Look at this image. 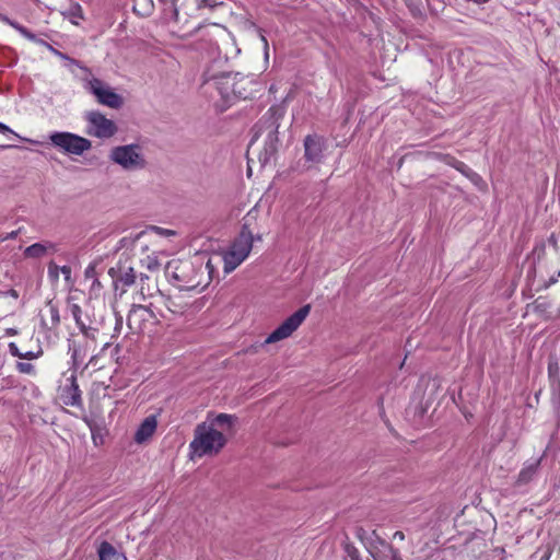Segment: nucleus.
I'll list each match as a JSON object with an SVG mask.
<instances>
[{
  "instance_id": "nucleus-1",
  "label": "nucleus",
  "mask_w": 560,
  "mask_h": 560,
  "mask_svg": "<svg viewBox=\"0 0 560 560\" xmlns=\"http://www.w3.org/2000/svg\"><path fill=\"white\" fill-rule=\"evenodd\" d=\"M285 101L283 100L281 103L270 106L252 128L253 137L248 144L247 155L258 138L265 135L264 147L258 153V161L261 167L275 163L277 160L281 145L279 128L287 114Z\"/></svg>"
},
{
  "instance_id": "nucleus-2",
  "label": "nucleus",
  "mask_w": 560,
  "mask_h": 560,
  "mask_svg": "<svg viewBox=\"0 0 560 560\" xmlns=\"http://www.w3.org/2000/svg\"><path fill=\"white\" fill-rule=\"evenodd\" d=\"M226 442L228 439L221 431L212 428L207 422H201L195 428L194 440L189 444L190 457L217 455Z\"/></svg>"
},
{
  "instance_id": "nucleus-3",
  "label": "nucleus",
  "mask_w": 560,
  "mask_h": 560,
  "mask_svg": "<svg viewBox=\"0 0 560 560\" xmlns=\"http://www.w3.org/2000/svg\"><path fill=\"white\" fill-rule=\"evenodd\" d=\"M48 138L51 145L66 154L82 155L92 148L91 140L68 131H54Z\"/></svg>"
},
{
  "instance_id": "nucleus-4",
  "label": "nucleus",
  "mask_w": 560,
  "mask_h": 560,
  "mask_svg": "<svg viewBox=\"0 0 560 560\" xmlns=\"http://www.w3.org/2000/svg\"><path fill=\"white\" fill-rule=\"evenodd\" d=\"M140 151V145L136 143L118 145L110 150L109 159L125 170H142L147 161Z\"/></svg>"
},
{
  "instance_id": "nucleus-5",
  "label": "nucleus",
  "mask_w": 560,
  "mask_h": 560,
  "mask_svg": "<svg viewBox=\"0 0 560 560\" xmlns=\"http://www.w3.org/2000/svg\"><path fill=\"white\" fill-rule=\"evenodd\" d=\"M238 75L240 72L211 73L208 70L203 74V84L212 85L215 90H218L224 103L230 106L234 103V83Z\"/></svg>"
},
{
  "instance_id": "nucleus-6",
  "label": "nucleus",
  "mask_w": 560,
  "mask_h": 560,
  "mask_svg": "<svg viewBox=\"0 0 560 560\" xmlns=\"http://www.w3.org/2000/svg\"><path fill=\"white\" fill-rule=\"evenodd\" d=\"M311 304H305L296 312L290 315L284 322L279 325L265 340V343H273L291 336L300 325L305 320L311 312Z\"/></svg>"
},
{
  "instance_id": "nucleus-7",
  "label": "nucleus",
  "mask_w": 560,
  "mask_h": 560,
  "mask_svg": "<svg viewBox=\"0 0 560 560\" xmlns=\"http://www.w3.org/2000/svg\"><path fill=\"white\" fill-rule=\"evenodd\" d=\"M85 89L93 94L102 105L114 109H118L124 105L122 96L113 91L109 86H104L103 82L97 78L88 81Z\"/></svg>"
},
{
  "instance_id": "nucleus-8",
  "label": "nucleus",
  "mask_w": 560,
  "mask_h": 560,
  "mask_svg": "<svg viewBox=\"0 0 560 560\" xmlns=\"http://www.w3.org/2000/svg\"><path fill=\"white\" fill-rule=\"evenodd\" d=\"M194 270V264L187 260H171L167 262L165 267V272L168 277L174 279L178 283V285L188 289L195 288L200 284L199 281H196L194 278L189 276V273L192 272Z\"/></svg>"
},
{
  "instance_id": "nucleus-9",
  "label": "nucleus",
  "mask_w": 560,
  "mask_h": 560,
  "mask_svg": "<svg viewBox=\"0 0 560 560\" xmlns=\"http://www.w3.org/2000/svg\"><path fill=\"white\" fill-rule=\"evenodd\" d=\"M253 242L236 237L232 243L230 252L224 257V271L231 272L240 266L249 255Z\"/></svg>"
},
{
  "instance_id": "nucleus-10",
  "label": "nucleus",
  "mask_w": 560,
  "mask_h": 560,
  "mask_svg": "<svg viewBox=\"0 0 560 560\" xmlns=\"http://www.w3.org/2000/svg\"><path fill=\"white\" fill-rule=\"evenodd\" d=\"M88 122L94 127V130H89L90 136L96 138H110L117 132L116 124L106 118L101 112L92 110L85 115Z\"/></svg>"
},
{
  "instance_id": "nucleus-11",
  "label": "nucleus",
  "mask_w": 560,
  "mask_h": 560,
  "mask_svg": "<svg viewBox=\"0 0 560 560\" xmlns=\"http://www.w3.org/2000/svg\"><path fill=\"white\" fill-rule=\"evenodd\" d=\"M304 159L312 164H319L324 160V151L327 149V140L318 133L307 135L303 140Z\"/></svg>"
},
{
  "instance_id": "nucleus-12",
  "label": "nucleus",
  "mask_w": 560,
  "mask_h": 560,
  "mask_svg": "<svg viewBox=\"0 0 560 560\" xmlns=\"http://www.w3.org/2000/svg\"><path fill=\"white\" fill-rule=\"evenodd\" d=\"M441 160L448 166L455 168L460 174H463L466 178H468L476 187L482 188L486 186L485 180L482 177L472 171L468 165H466L464 162L457 160L451 154H443Z\"/></svg>"
},
{
  "instance_id": "nucleus-13",
  "label": "nucleus",
  "mask_w": 560,
  "mask_h": 560,
  "mask_svg": "<svg viewBox=\"0 0 560 560\" xmlns=\"http://www.w3.org/2000/svg\"><path fill=\"white\" fill-rule=\"evenodd\" d=\"M69 384L63 386L61 389L60 397L66 406L82 407V396L79 388L77 376L72 374L68 378Z\"/></svg>"
},
{
  "instance_id": "nucleus-14",
  "label": "nucleus",
  "mask_w": 560,
  "mask_h": 560,
  "mask_svg": "<svg viewBox=\"0 0 560 560\" xmlns=\"http://www.w3.org/2000/svg\"><path fill=\"white\" fill-rule=\"evenodd\" d=\"M109 276L114 280L115 289H118V285L121 284L122 292L125 291V288L130 287L135 283L137 279L136 271L132 267L125 268L122 266H119L117 268L112 267L108 270Z\"/></svg>"
},
{
  "instance_id": "nucleus-15",
  "label": "nucleus",
  "mask_w": 560,
  "mask_h": 560,
  "mask_svg": "<svg viewBox=\"0 0 560 560\" xmlns=\"http://www.w3.org/2000/svg\"><path fill=\"white\" fill-rule=\"evenodd\" d=\"M82 420L85 422L88 428L91 431L92 440L94 445H103L104 444V438L107 434V429L104 424V420H97L95 418L84 416Z\"/></svg>"
},
{
  "instance_id": "nucleus-16",
  "label": "nucleus",
  "mask_w": 560,
  "mask_h": 560,
  "mask_svg": "<svg viewBox=\"0 0 560 560\" xmlns=\"http://www.w3.org/2000/svg\"><path fill=\"white\" fill-rule=\"evenodd\" d=\"M138 315H140V320L153 319L159 322L155 313L151 308V305H132L127 317V324L130 329L135 328V322Z\"/></svg>"
},
{
  "instance_id": "nucleus-17",
  "label": "nucleus",
  "mask_w": 560,
  "mask_h": 560,
  "mask_svg": "<svg viewBox=\"0 0 560 560\" xmlns=\"http://www.w3.org/2000/svg\"><path fill=\"white\" fill-rule=\"evenodd\" d=\"M541 460H542V456L537 458L534 462L525 464V466L520 471V474H518V476H517V478L515 480L514 486L515 487H523V486L529 483L535 478V476L537 475V472L539 470V467H540V464H541Z\"/></svg>"
},
{
  "instance_id": "nucleus-18",
  "label": "nucleus",
  "mask_w": 560,
  "mask_h": 560,
  "mask_svg": "<svg viewBox=\"0 0 560 560\" xmlns=\"http://www.w3.org/2000/svg\"><path fill=\"white\" fill-rule=\"evenodd\" d=\"M158 422L154 416L147 417L139 425L135 433V441L137 443H143L155 432Z\"/></svg>"
},
{
  "instance_id": "nucleus-19",
  "label": "nucleus",
  "mask_w": 560,
  "mask_h": 560,
  "mask_svg": "<svg viewBox=\"0 0 560 560\" xmlns=\"http://www.w3.org/2000/svg\"><path fill=\"white\" fill-rule=\"evenodd\" d=\"M57 252V245L51 242L34 243L24 249V257L26 258H42L48 252Z\"/></svg>"
},
{
  "instance_id": "nucleus-20",
  "label": "nucleus",
  "mask_w": 560,
  "mask_h": 560,
  "mask_svg": "<svg viewBox=\"0 0 560 560\" xmlns=\"http://www.w3.org/2000/svg\"><path fill=\"white\" fill-rule=\"evenodd\" d=\"M253 79L246 77L242 73L235 79V89H234V102L238 100H247L250 97L252 90L250 85L253 84Z\"/></svg>"
},
{
  "instance_id": "nucleus-21",
  "label": "nucleus",
  "mask_w": 560,
  "mask_h": 560,
  "mask_svg": "<svg viewBox=\"0 0 560 560\" xmlns=\"http://www.w3.org/2000/svg\"><path fill=\"white\" fill-rule=\"evenodd\" d=\"M548 377L553 396L560 398V368L556 358H549L548 361Z\"/></svg>"
},
{
  "instance_id": "nucleus-22",
  "label": "nucleus",
  "mask_w": 560,
  "mask_h": 560,
  "mask_svg": "<svg viewBox=\"0 0 560 560\" xmlns=\"http://www.w3.org/2000/svg\"><path fill=\"white\" fill-rule=\"evenodd\" d=\"M97 553L100 560H127L124 553L118 552L115 547L106 540L101 542Z\"/></svg>"
},
{
  "instance_id": "nucleus-23",
  "label": "nucleus",
  "mask_w": 560,
  "mask_h": 560,
  "mask_svg": "<svg viewBox=\"0 0 560 560\" xmlns=\"http://www.w3.org/2000/svg\"><path fill=\"white\" fill-rule=\"evenodd\" d=\"M237 422V417L235 415L229 413H219L212 420H210L209 425L215 429V427L221 428L222 430H231L233 425Z\"/></svg>"
},
{
  "instance_id": "nucleus-24",
  "label": "nucleus",
  "mask_w": 560,
  "mask_h": 560,
  "mask_svg": "<svg viewBox=\"0 0 560 560\" xmlns=\"http://www.w3.org/2000/svg\"><path fill=\"white\" fill-rule=\"evenodd\" d=\"M249 218H250V212L247 213V215L243 219V224H242V228H241V232H240V235L237 237H242L244 240H248V241H252L254 242L255 241V236L253 235L250 229H249Z\"/></svg>"
},
{
  "instance_id": "nucleus-25",
  "label": "nucleus",
  "mask_w": 560,
  "mask_h": 560,
  "mask_svg": "<svg viewBox=\"0 0 560 560\" xmlns=\"http://www.w3.org/2000/svg\"><path fill=\"white\" fill-rule=\"evenodd\" d=\"M342 546L345 552L351 560H361L359 550L351 541H349L348 536H346V540L342 542Z\"/></svg>"
},
{
  "instance_id": "nucleus-26",
  "label": "nucleus",
  "mask_w": 560,
  "mask_h": 560,
  "mask_svg": "<svg viewBox=\"0 0 560 560\" xmlns=\"http://www.w3.org/2000/svg\"><path fill=\"white\" fill-rule=\"evenodd\" d=\"M144 232H140L138 233L137 235L135 236H126V237H122L119 242H118V246L116 248V252L122 249V248H129V247H133L135 243L142 236Z\"/></svg>"
},
{
  "instance_id": "nucleus-27",
  "label": "nucleus",
  "mask_w": 560,
  "mask_h": 560,
  "mask_svg": "<svg viewBox=\"0 0 560 560\" xmlns=\"http://www.w3.org/2000/svg\"><path fill=\"white\" fill-rule=\"evenodd\" d=\"M63 15L70 19L79 18L83 19V10L79 3H72L67 12H63ZM72 23L77 24L73 20Z\"/></svg>"
},
{
  "instance_id": "nucleus-28",
  "label": "nucleus",
  "mask_w": 560,
  "mask_h": 560,
  "mask_svg": "<svg viewBox=\"0 0 560 560\" xmlns=\"http://www.w3.org/2000/svg\"><path fill=\"white\" fill-rule=\"evenodd\" d=\"M47 306L50 311L52 327H57L60 324L58 306L51 300L47 302Z\"/></svg>"
},
{
  "instance_id": "nucleus-29",
  "label": "nucleus",
  "mask_w": 560,
  "mask_h": 560,
  "mask_svg": "<svg viewBox=\"0 0 560 560\" xmlns=\"http://www.w3.org/2000/svg\"><path fill=\"white\" fill-rule=\"evenodd\" d=\"M223 2L221 0H196L197 9L208 8L210 10L215 9L219 5H222Z\"/></svg>"
},
{
  "instance_id": "nucleus-30",
  "label": "nucleus",
  "mask_w": 560,
  "mask_h": 560,
  "mask_svg": "<svg viewBox=\"0 0 560 560\" xmlns=\"http://www.w3.org/2000/svg\"><path fill=\"white\" fill-rule=\"evenodd\" d=\"M552 555V548L550 546L545 547L544 549H538L534 552L530 559L538 558V560H550Z\"/></svg>"
},
{
  "instance_id": "nucleus-31",
  "label": "nucleus",
  "mask_w": 560,
  "mask_h": 560,
  "mask_svg": "<svg viewBox=\"0 0 560 560\" xmlns=\"http://www.w3.org/2000/svg\"><path fill=\"white\" fill-rule=\"evenodd\" d=\"M70 311L79 328L81 327V325H85L81 318L82 310L78 304H71Z\"/></svg>"
},
{
  "instance_id": "nucleus-32",
  "label": "nucleus",
  "mask_w": 560,
  "mask_h": 560,
  "mask_svg": "<svg viewBox=\"0 0 560 560\" xmlns=\"http://www.w3.org/2000/svg\"><path fill=\"white\" fill-rule=\"evenodd\" d=\"M14 30H16L22 36H24L25 38H27L30 40H33V42L37 40L36 35L34 33H32L25 26L21 25L20 23L18 25H14Z\"/></svg>"
},
{
  "instance_id": "nucleus-33",
  "label": "nucleus",
  "mask_w": 560,
  "mask_h": 560,
  "mask_svg": "<svg viewBox=\"0 0 560 560\" xmlns=\"http://www.w3.org/2000/svg\"><path fill=\"white\" fill-rule=\"evenodd\" d=\"M68 342H69V352H71L72 363H73V366L77 369L78 368V355H79L80 349L75 346V342L72 341L71 339H68Z\"/></svg>"
},
{
  "instance_id": "nucleus-34",
  "label": "nucleus",
  "mask_w": 560,
  "mask_h": 560,
  "mask_svg": "<svg viewBox=\"0 0 560 560\" xmlns=\"http://www.w3.org/2000/svg\"><path fill=\"white\" fill-rule=\"evenodd\" d=\"M16 370L20 373H24V374H33L35 372L34 365L32 363H26V362H18Z\"/></svg>"
},
{
  "instance_id": "nucleus-35",
  "label": "nucleus",
  "mask_w": 560,
  "mask_h": 560,
  "mask_svg": "<svg viewBox=\"0 0 560 560\" xmlns=\"http://www.w3.org/2000/svg\"><path fill=\"white\" fill-rule=\"evenodd\" d=\"M60 267L55 264V261H50L48 264V275L51 280L57 281L59 278Z\"/></svg>"
},
{
  "instance_id": "nucleus-36",
  "label": "nucleus",
  "mask_w": 560,
  "mask_h": 560,
  "mask_svg": "<svg viewBox=\"0 0 560 560\" xmlns=\"http://www.w3.org/2000/svg\"><path fill=\"white\" fill-rule=\"evenodd\" d=\"M145 266L150 271H155L160 267V262L155 256H148L145 259Z\"/></svg>"
},
{
  "instance_id": "nucleus-37",
  "label": "nucleus",
  "mask_w": 560,
  "mask_h": 560,
  "mask_svg": "<svg viewBox=\"0 0 560 560\" xmlns=\"http://www.w3.org/2000/svg\"><path fill=\"white\" fill-rule=\"evenodd\" d=\"M79 329L84 335V337H86L89 339H94L95 338L94 334L97 331V329L92 328L86 325H81V327Z\"/></svg>"
},
{
  "instance_id": "nucleus-38",
  "label": "nucleus",
  "mask_w": 560,
  "mask_h": 560,
  "mask_svg": "<svg viewBox=\"0 0 560 560\" xmlns=\"http://www.w3.org/2000/svg\"><path fill=\"white\" fill-rule=\"evenodd\" d=\"M9 352L13 357H16V358L22 357V352L20 351V349L18 348V346L14 342L9 343Z\"/></svg>"
},
{
  "instance_id": "nucleus-39",
  "label": "nucleus",
  "mask_w": 560,
  "mask_h": 560,
  "mask_svg": "<svg viewBox=\"0 0 560 560\" xmlns=\"http://www.w3.org/2000/svg\"><path fill=\"white\" fill-rule=\"evenodd\" d=\"M39 354H42V351H38V352H33V351L22 352V357L20 359L33 360V359L38 358Z\"/></svg>"
},
{
  "instance_id": "nucleus-40",
  "label": "nucleus",
  "mask_w": 560,
  "mask_h": 560,
  "mask_svg": "<svg viewBox=\"0 0 560 560\" xmlns=\"http://www.w3.org/2000/svg\"><path fill=\"white\" fill-rule=\"evenodd\" d=\"M60 272L65 276L66 281H70V279H71V267L70 266H67V265L61 266Z\"/></svg>"
},
{
  "instance_id": "nucleus-41",
  "label": "nucleus",
  "mask_w": 560,
  "mask_h": 560,
  "mask_svg": "<svg viewBox=\"0 0 560 560\" xmlns=\"http://www.w3.org/2000/svg\"><path fill=\"white\" fill-rule=\"evenodd\" d=\"M0 21H2V22H4V23L9 24V25H10V26H12L13 28H14V25H18V24H19L16 21L11 20L8 15L2 14L1 12H0Z\"/></svg>"
},
{
  "instance_id": "nucleus-42",
  "label": "nucleus",
  "mask_w": 560,
  "mask_h": 560,
  "mask_svg": "<svg viewBox=\"0 0 560 560\" xmlns=\"http://www.w3.org/2000/svg\"><path fill=\"white\" fill-rule=\"evenodd\" d=\"M0 133H12L19 137L9 126L0 121Z\"/></svg>"
},
{
  "instance_id": "nucleus-43",
  "label": "nucleus",
  "mask_w": 560,
  "mask_h": 560,
  "mask_svg": "<svg viewBox=\"0 0 560 560\" xmlns=\"http://www.w3.org/2000/svg\"><path fill=\"white\" fill-rule=\"evenodd\" d=\"M84 276L85 278H93L95 276V267L93 265L88 266Z\"/></svg>"
},
{
  "instance_id": "nucleus-44",
  "label": "nucleus",
  "mask_w": 560,
  "mask_h": 560,
  "mask_svg": "<svg viewBox=\"0 0 560 560\" xmlns=\"http://www.w3.org/2000/svg\"><path fill=\"white\" fill-rule=\"evenodd\" d=\"M366 532L363 527H357L355 529V536L360 539V540H363L364 539V536H365Z\"/></svg>"
},
{
  "instance_id": "nucleus-45",
  "label": "nucleus",
  "mask_w": 560,
  "mask_h": 560,
  "mask_svg": "<svg viewBox=\"0 0 560 560\" xmlns=\"http://www.w3.org/2000/svg\"><path fill=\"white\" fill-rule=\"evenodd\" d=\"M388 548L392 552V560H401L397 549L393 548L390 545H388Z\"/></svg>"
},
{
  "instance_id": "nucleus-46",
  "label": "nucleus",
  "mask_w": 560,
  "mask_h": 560,
  "mask_svg": "<svg viewBox=\"0 0 560 560\" xmlns=\"http://www.w3.org/2000/svg\"><path fill=\"white\" fill-rule=\"evenodd\" d=\"M60 58H61V59H63V60H68V61H70V62H71V63H73V65L79 66V61H78V60H75V59H73V58H71V57H69L67 54H63V52H62V54L60 55Z\"/></svg>"
},
{
  "instance_id": "nucleus-47",
  "label": "nucleus",
  "mask_w": 560,
  "mask_h": 560,
  "mask_svg": "<svg viewBox=\"0 0 560 560\" xmlns=\"http://www.w3.org/2000/svg\"><path fill=\"white\" fill-rule=\"evenodd\" d=\"M4 294L9 295V296H11L13 299H18L19 298V292L15 289H9Z\"/></svg>"
},
{
  "instance_id": "nucleus-48",
  "label": "nucleus",
  "mask_w": 560,
  "mask_h": 560,
  "mask_svg": "<svg viewBox=\"0 0 560 560\" xmlns=\"http://www.w3.org/2000/svg\"><path fill=\"white\" fill-rule=\"evenodd\" d=\"M153 229H155L156 231H159V233L164 234V235L175 234V232H174V231H171V230H165V229H162V228H155V226H154Z\"/></svg>"
},
{
  "instance_id": "nucleus-49",
  "label": "nucleus",
  "mask_w": 560,
  "mask_h": 560,
  "mask_svg": "<svg viewBox=\"0 0 560 560\" xmlns=\"http://www.w3.org/2000/svg\"><path fill=\"white\" fill-rule=\"evenodd\" d=\"M5 335L7 336H15V335H18V330L15 328H7Z\"/></svg>"
},
{
  "instance_id": "nucleus-50",
  "label": "nucleus",
  "mask_w": 560,
  "mask_h": 560,
  "mask_svg": "<svg viewBox=\"0 0 560 560\" xmlns=\"http://www.w3.org/2000/svg\"><path fill=\"white\" fill-rule=\"evenodd\" d=\"M260 36H261V40H262V42H264V44H265L266 57H268V52H267V49H268V42H267L266 37H265L262 34H261Z\"/></svg>"
},
{
  "instance_id": "nucleus-51",
  "label": "nucleus",
  "mask_w": 560,
  "mask_h": 560,
  "mask_svg": "<svg viewBox=\"0 0 560 560\" xmlns=\"http://www.w3.org/2000/svg\"><path fill=\"white\" fill-rule=\"evenodd\" d=\"M47 46L49 47V49L55 54L57 55L59 58H60V55L62 54L61 51L55 49L52 46H50L49 44H47Z\"/></svg>"
},
{
  "instance_id": "nucleus-52",
  "label": "nucleus",
  "mask_w": 560,
  "mask_h": 560,
  "mask_svg": "<svg viewBox=\"0 0 560 560\" xmlns=\"http://www.w3.org/2000/svg\"><path fill=\"white\" fill-rule=\"evenodd\" d=\"M121 325H122V318H121V317H119V318H117L115 329H116V330H119V329L121 328Z\"/></svg>"
},
{
  "instance_id": "nucleus-53",
  "label": "nucleus",
  "mask_w": 560,
  "mask_h": 560,
  "mask_svg": "<svg viewBox=\"0 0 560 560\" xmlns=\"http://www.w3.org/2000/svg\"><path fill=\"white\" fill-rule=\"evenodd\" d=\"M394 537H395V538H399V539H404L405 535H404V533H402V532H396V533L394 534Z\"/></svg>"
},
{
  "instance_id": "nucleus-54",
  "label": "nucleus",
  "mask_w": 560,
  "mask_h": 560,
  "mask_svg": "<svg viewBox=\"0 0 560 560\" xmlns=\"http://www.w3.org/2000/svg\"><path fill=\"white\" fill-rule=\"evenodd\" d=\"M141 322H142V320H140V315H138V316H137V319H136V322H135V325L138 323V326H137V327L135 326V328H133V329H141V326H140V323H141Z\"/></svg>"
},
{
  "instance_id": "nucleus-55",
  "label": "nucleus",
  "mask_w": 560,
  "mask_h": 560,
  "mask_svg": "<svg viewBox=\"0 0 560 560\" xmlns=\"http://www.w3.org/2000/svg\"><path fill=\"white\" fill-rule=\"evenodd\" d=\"M139 278H140L141 282H144L145 280L149 279L148 275H145V273H140Z\"/></svg>"
},
{
  "instance_id": "nucleus-56",
  "label": "nucleus",
  "mask_w": 560,
  "mask_h": 560,
  "mask_svg": "<svg viewBox=\"0 0 560 560\" xmlns=\"http://www.w3.org/2000/svg\"><path fill=\"white\" fill-rule=\"evenodd\" d=\"M10 148H18L16 145H10V144H0V149H10Z\"/></svg>"
},
{
  "instance_id": "nucleus-57",
  "label": "nucleus",
  "mask_w": 560,
  "mask_h": 560,
  "mask_svg": "<svg viewBox=\"0 0 560 560\" xmlns=\"http://www.w3.org/2000/svg\"><path fill=\"white\" fill-rule=\"evenodd\" d=\"M18 232L13 231L8 235V238H14L16 236Z\"/></svg>"
},
{
  "instance_id": "nucleus-58",
  "label": "nucleus",
  "mask_w": 560,
  "mask_h": 560,
  "mask_svg": "<svg viewBox=\"0 0 560 560\" xmlns=\"http://www.w3.org/2000/svg\"><path fill=\"white\" fill-rule=\"evenodd\" d=\"M206 268L209 269V273L212 271L211 262L208 260Z\"/></svg>"
},
{
  "instance_id": "nucleus-59",
  "label": "nucleus",
  "mask_w": 560,
  "mask_h": 560,
  "mask_svg": "<svg viewBox=\"0 0 560 560\" xmlns=\"http://www.w3.org/2000/svg\"><path fill=\"white\" fill-rule=\"evenodd\" d=\"M404 159H405V156H402V158L399 160V162H398V167H401V165H402V163H404Z\"/></svg>"
},
{
  "instance_id": "nucleus-60",
  "label": "nucleus",
  "mask_w": 560,
  "mask_h": 560,
  "mask_svg": "<svg viewBox=\"0 0 560 560\" xmlns=\"http://www.w3.org/2000/svg\"><path fill=\"white\" fill-rule=\"evenodd\" d=\"M376 538L378 539V541H380L382 545H387V544L385 542V540L381 539L378 536H376Z\"/></svg>"
},
{
  "instance_id": "nucleus-61",
  "label": "nucleus",
  "mask_w": 560,
  "mask_h": 560,
  "mask_svg": "<svg viewBox=\"0 0 560 560\" xmlns=\"http://www.w3.org/2000/svg\"><path fill=\"white\" fill-rule=\"evenodd\" d=\"M93 285H100V281L97 279L94 280Z\"/></svg>"
},
{
  "instance_id": "nucleus-62",
  "label": "nucleus",
  "mask_w": 560,
  "mask_h": 560,
  "mask_svg": "<svg viewBox=\"0 0 560 560\" xmlns=\"http://www.w3.org/2000/svg\"><path fill=\"white\" fill-rule=\"evenodd\" d=\"M255 240L260 241V240H261V236H260V235H257V236H255Z\"/></svg>"
}]
</instances>
